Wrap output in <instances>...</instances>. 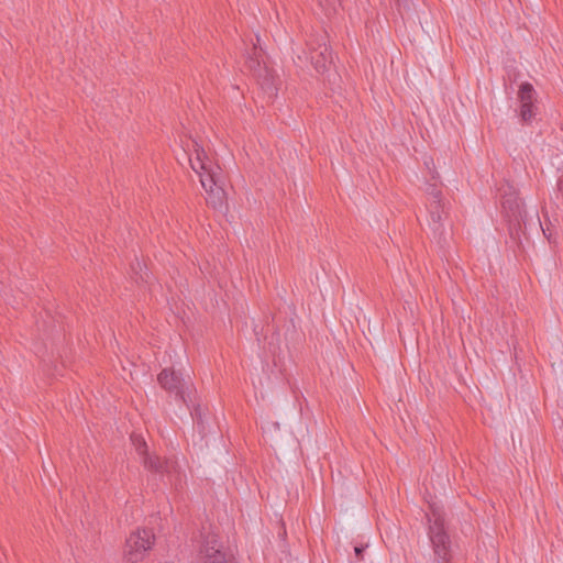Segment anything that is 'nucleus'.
<instances>
[{
	"instance_id": "obj_1",
	"label": "nucleus",
	"mask_w": 563,
	"mask_h": 563,
	"mask_svg": "<svg viewBox=\"0 0 563 563\" xmlns=\"http://www.w3.org/2000/svg\"><path fill=\"white\" fill-rule=\"evenodd\" d=\"M428 519V537L433 550V563H451L452 542L446 530L445 516L442 509L431 506Z\"/></svg>"
},
{
	"instance_id": "obj_2",
	"label": "nucleus",
	"mask_w": 563,
	"mask_h": 563,
	"mask_svg": "<svg viewBox=\"0 0 563 563\" xmlns=\"http://www.w3.org/2000/svg\"><path fill=\"white\" fill-rule=\"evenodd\" d=\"M131 440L135 446V450L140 457L142 459V463L144 467L153 473L154 475L159 476L161 479L165 477H170L174 470L175 464L168 460H161L158 456L150 454L147 451V445L145 441L140 435L133 434Z\"/></svg>"
},
{
	"instance_id": "obj_3",
	"label": "nucleus",
	"mask_w": 563,
	"mask_h": 563,
	"mask_svg": "<svg viewBox=\"0 0 563 563\" xmlns=\"http://www.w3.org/2000/svg\"><path fill=\"white\" fill-rule=\"evenodd\" d=\"M154 534L148 529H137L132 532L125 542L124 555L128 561L134 563L140 561L152 548Z\"/></svg>"
},
{
	"instance_id": "obj_4",
	"label": "nucleus",
	"mask_w": 563,
	"mask_h": 563,
	"mask_svg": "<svg viewBox=\"0 0 563 563\" xmlns=\"http://www.w3.org/2000/svg\"><path fill=\"white\" fill-rule=\"evenodd\" d=\"M159 385L169 394H174L176 399L187 404L189 398V383L181 374L174 369L164 368L157 376Z\"/></svg>"
},
{
	"instance_id": "obj_5",
	"label": "nucleus",
	"mask_w": 563,
	"mask_h": 563,
	"mask_svg": "<svg viewBox=\"0 0 563 563\" xmlns=\"http://www.w3.org/2000/svg\"><path fill=\"white\" fill-rule=\"evenodd\" d=\"M199 554L201 563H229L220 550L217 537L212 533L202 537Z\"/></svg>"
},
{
	"instance_id": "obj_6",
	"label": "nucleus",
	"mask_w": 563,
	"mask_h": 563,
	"mask_svg": "<svg viewBox=\"0 0 563 563\" xmlns=\"http://www.w3.org/2000/svg\"><path fill=\"white\" fill-rule=\"evenodd\" d=\"M518 99L520 103H536L537 91L530 82H522L519 86Z\"/></svg>"
},
{
	"instance_id": "obj_7",
	"label": "nucleus",
	"mask_w": 563,
	"mask_h": 563,
	"mask_svg": "<svg viewBox=\"0 0 563 563\" xmlns=\"http://www.w3.org/2000/svg\"><path fill=\"white\" fill-rule=\"evenodd\" d=\"M207 203L216 210H221L224 206V190L218 186L207 191Z\"/></svg>"
},
{
	"instance_id": "obj_8",
	"label": "nucleus",
	"mask_w": 563,
	"mask_h": 563,
	"mask_svg": "<svg viewBox=\"0 0 563 563\" xmlns=\"http://www.w3.org/2000/svg\"><path fill=\"white\" fill-rule=\"evenodd\" d=\"M197 164L199 165V167L201 169L205 170L203 174L199 173V175H200V183H201L203 189L206 191H209L210 189H213V188L218 187V184H217V180L214 178V175L210 170H208L206 168L205 164L199 159V157L197 158Z\"/></svg>"
},
{
	"instance_id": "obj_9",
	"label": "nucleus",
	"mask_w": 563,
	"mask_h": 563,
	"mask_svg": "<svg viewBox=\"0 0 563 563\" xmlns=\"http://www.w3.org/2000/svg\"><path fill=\"white\" fill-rule=\"evenodd\" d=\"M538 107L536 103H520L519 117L525 123H529L537 115Z\"/></svg>"
},
{
	"instance_id": "obj_10",
	"label": "nucleus",
	"mask_w": 563,
	"mask_h": 563,
	"mask_svg": "<svg viewBox=\"0 0 563 563\" xmlns=\"http://www.w3.org/2000/svg\"><path fill=\"white\" fill-rule=\"evenodd\" d=\"M443 212V205H441V207H430V218H431V221H432V230L434 232H438V231H441L442 229V224H441V219H442V216L441 213Z\"/></svg>"
},
{
	"instance_id": "obj_11",
	"label": "nucleus",
	"mask_w": 563,
	"mask_h": 563,
	"mask_svg": "<svg viewBox=\"0 0 563 563\" xmlns=\"http://www.w3.org/2000/svg\"><path fill=\"white\" fill-rule=\"evenodd\" d=\"M428 195L431 197L430 207L435 206L441 207L442 203V192L435 185H429L427 188Z\"/></svg>"
},
{
	"instance_id": "obj_12",
	"label": "nucleus",
	"mask_w": 563,
	"mask_h": 563,
	"mask_svg": "<svg viewBox=\"0 0 563 563\" xmlns=\"http://www.w3.org/2000/svg\"><path fill=\"white\" fill-rule=\"evenodd\" d=\"M132 271L136 275V277H135L136 280L147 282L148 274H147L146 271L144 273H142V266H141V263L139 261H136L135 264H132Z\"/></svg>"
},
{
	"instance_id": "obj_13",
	"label": "nucleus",
	"mask_w": 563,
	"mask_h": 563,
	"mask_svg": "<svg viewBox=\"0 0 563 563\" xmlns=\"http://www.w3.org/2000/svg\"><path fill=\"white\" fill-rule=\"evenodd\" d=\"M320 5L324 8L325 14L330 15L332 12H335V5L340 0H318Z\"/></svg>"
},
{
	"instance_id": "obj_14",
	"label": "nucleus",
	"mask_w": 563,
	"mask_h": 563,
	"mask_svg": "<svg viewBox=\"0 0 563 563\" xmlns=\"http://www.w3.org/2000/svg\"><path fill=\"white\" fill-rule=\"evenodd\" d=\"M266 88L265 90L269 93V96H274L277 92L276 86L273 84V78H267L265 80Z\"/></svg>"
},
{
	"instance_id": "obj_15",
	"label": "nucleus",
	"mask_w": 563,
	"mask_h": 563,
	"mask_svg": "<svg viewBox=\"0 0 563 563\" xmlns=\"http://www.w3.org/2000/svg\"><path fill=\"white\" fill-rule=\"evenodd\" d=\"M365 551V548L363 545H355L354 547V553L358 561L363 560V553Z\"/></svg>"
},
{
	"instance_id": "obj_16",
	"label": "nucleus",
	"mask_w": 563,
	"mask_h": 563,
	"mask_svg": "<svg viewBox=\"0 0 563 563\" xmlns=\"http://www.w3.org/2000/svg\"><path fill=\"white\" fill-rule=\"evenodd\" d=\"M397 2L399 5H402L405 9H407V10L410 9L411 0H397Z\"/></svg>"
},
{
	"instance_id": "obj_17",
	"label": "nucleus",
	"mask_w": 563,
	"mask_h": 563,
	"mask_svg": "<svg viewBox=\"0 0 563 563\" xmlns=\"http://www.w3.org/2000/svg\"><path fill=\"white\" fill-rule=\"evenodd\" d=\"M539 223H541V222L539 221ZM540 225H542V224H540ZM541 229H542V231H543L544 236H545L549 241H551V233H550V230H549V229H544L543 227H541Z\"/></svg>"
},
{
	"instance_id": "obj_18",
	"label": "nucleus",
	"mask_w": 563,
	"mask_h": 563,
	"mask_svg": "<svg viewBox=\"0 0 563 563\" xmlns=\"http://www.w3.org/2000/svg\"><path fill=\"white\" fill-rule=\"evenodd\" d=\"M424 165L427 166V168L431 169L430 165H433L432 158L426 159Z\"/></svg>"
},
{
	"instance_id": "obj_19",
	"label": "nucleus",
	"mask_w": 563,
	"mask_h": 563,
	"mask_svg": "<svg viewBox=\"0 0 563 563\" xmlns=\"http://www.w3.org/2000/svg\"><path fill=\"white\" fill-rule=\"evenodd\" d=\"M558 189H559L560 192L563 191V180H561V179L558 180Z\"/></svg>"
},
{
	"instance_id": "obj_20",
	"label": "nucleus",
	"mask_w": 563,
	"mask_h": 563,
	"mask_svg": "<svg viewBox=\"0 0 563 563\" xmlns=\"http://www.w3.org/2000/svg\"><path fill=\"white\" fill-rule=\"evenodd\" d=\"M191 167H192V169H194V170H196L197 173H199V172H198V168H197V166H196V164H195L194 162H191Z\"/></svg>"
}]
</instances>
